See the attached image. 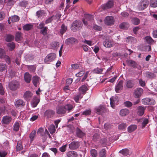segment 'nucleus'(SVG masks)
<instances>
[{"instance_id": "obj_26", "label": "nucleus", "mask_w": 157, "mask_h": 157, "mask_svg": "<svg viewBox=\"0 0 157 157\" xmlns=\"http://www.w3.org/2000/svg\"><path fill=\"white\" fill-rule=\"evenodd\" d=\"M33 28V25L31 24H27L24 25L23 26L24 30L26 31L31 30Z\"/></svg>"}, {"instance_id": "obj_19", "label": "nucleus", "mask_w": 157, "mask_h": 157, "mask_svg": "<svg viewBox=\"0 0 157 157\" xmlns=\"http://www.w3.org/2000/svg\"><path fill=\"white\" fill-rule=\"evenodd\" d=\"M66 155L67 157H78V154L76 152L72 151L67 152Z\"/></svg>"}, {"instance_id": "obj_27", "label": "nucleus", "mask_w": 157, "mask_h": 157, "mask_svg": "<svg viewBox=\"0 0 157 157\" xmlns=\"http://www.w3.org/2000/svg\"><path fill=\"white\" fill-rule=\"evenodd\" d=\"M106 151L105 148L101 149L99 152V157H106Z\"/></svg>"}, {"instance_id": "obj_1", "label": "nucleus", "mask_w": 157, "mask_h": 157, "mask_svg": "<svg viewBox=\"0 0 157 157\" xmlns=\"http://www.w3.org/2000/svg\"><path fill=\"white\" fill-rule=\"evenodd\" d=\"M114 5L113 2V1H109L105 4L101 5L100 7L98 12L102 11L101 9L104 10H107L112 8Z\"/></svg>"}, {"instance_id": "obj_46", "label": "nucleus", "mask_w": 157, "mask_h": 157, "mask_svg": "<svg viewBox=\"0 0 157 157\" xmlns=\"http://www.w3.org/2000/svg\"><path fill=\"white\" fill-rule=\"evenodd\" d=\"M90 154L92 157H97L98 155L97 151L95 149H92L90 151Z\"/></svg>"}, {"instance_id": "obj_24", "label": "nucleus", "mask_w": 157, "mask_h": 157, "mask_svg": "<svg viewBox=\"0 0 157 157\" xmlns=\"http://www.w3.org/2000/svg\"><path fill=\"white\" fill-rule=\"evenodd\" d=\"M129 113V110L127 109H121L120 112V114L122 116H125Z\"/></svg>"}, {"instance_id": "obj_28", "label": "nucleus", "mask_w": 157, "mask_h": 157, "mask_svg": "<svg viewBox=\"0 0 157 157\" xmlns=\"http://www.w3.org/2000/svg\"><path fill=\"white\" fill-rule=\"evenodd\" d=\"M76 134L78 137L82 138L83 137L85 134L80 129L77 128L76 131Z\"/></svg>"}, {"instance_id": "obj_14", "label": "nucleus", "mask_w": 157, "mask_h": 157, "mask_svg": "<svg viewBox=\"0 0 157 157\" xmlns=\"http://www.w3.org/2000/svg\"><path fill=\"white\" fill-rule=\"evenodd\" d=\"M12 118L10 116H6L3 117L2 122L5 124H8L11 121Z\"/></svg>"}, {"instance_id": "obj_21", "label": "nucleus", "mask_w": 157, "mask_h": 157, "mask_svg": "<svg viewBox=\"0 0 157 157\" xmlns=\"http://www.w3.org/2000/svg\"><path fill=\"white\" fill-rule=\"evenodd\" d=\"M40 101V99L37 97H34L32 102V106L34 108L37 106Z\"/></svg>"}, {"instance_id": "obj_39", "label": "nucleus", "mask_w": 157, "mask_h": 157, "mask_svg": "<svg viewBox=\"0 0 157 157\" xmlns=\"http://www.w3.org/2000/svg\"><path fill=\"white\" fill-rule=\"evenodd\" d=\"M103 69L101 68L97 67L95 68L93 71L94 73L101 74L103 71Z\"/></svg>"}, {"instance_id": "obj_15", "label": "nucleus", "mask_w": 157, "mask_h": 157, "mask_svg": "<svg viewBox=\"0 0 157 157\" xmlns=\"http://www.w3.org/2000/svg\"><path fill=\"white\" fill-rule=\"evenodd\" d=\"M143 92V89L140 88H137L134 92L135 97L137 98H139L142 94Z\"/></svg>"}, {"instance_id": "obj_17", "label": "nucleus", "mask_w": 157, "mask_h": 157, "mask_svg": "<svg viewBox=\"0 0 157 157\" xmlns=\"http://www.w3.org/2000/svg\"><path fill=\"white\" fill-rule=\"evenodd\" d=\"M56 112L58 114H63L66 113V111L64 106H61L57 108Z\"/></svg>"}, {"instance_id": "obj_16", "label": "nucleus", "mask_w": 157, "mask_h": 157, "mask_svg": "<svg viewBox=\"0 0 157 157\" xmlns=\"http://www.w3.org/2000/svg\"><path fill=\"white\" fill-rule=\"evenodd\" d=\"M148 4L149 2L147 0H143L141 2L140 8L141 10H144L148 6Z\"/></svg>"}, {"instance_id": "obj_58", "label": "nucleus", "mask_w": 157, "mask_h": 157, "mask_svg": "<svg viewBox=\"0 0 157 157\" xmlns=\"http://www.w3.org/2000/svg\"><path fill=\"white\" fill-rule=\"evenodd\" d=\"M8 46L10 48L11 51L13 50L14 49L15 47V44L13 42L9 43L8 44Z\"/></svg>"}, {"instance_id": "obj_52", "label": "nucleus", "mask_w": 157, "mask_h": 157, "mask_svg": "<svg viewBox=\"0 0 157 157\" xmlns=\"http://www.w3.org/2000/svg\"><path fill=\"white\" fill-rule=\"evenodd\" d=\"M114 20H104L105 23L108 25H111L114 23Z\"/></svg>"}, {"instance_id": "obj_33", "label": "nucleus", "mask_w": 157, "mask_h": 157, "mask_svg": "<svg viewBox=\"0 0 157 157\" xmlns=\"http://www.w3.org/2000/svg\"><path fill=\"white\" fill-rule=\"evenodd\" d=\"M129 27V24L126 22H123L120 25V28L123 29H127Z\"/></svg>"}, {"instance_id": "obj_50", "label": "nucleus", "mask_w": 157, "mask_h": 157, "mask_svg": "<svg viewBox=\"0 0 157 157\" xmlns=\"http://www.w3.org/2000/svg\"><path fill=\"white\" fill-rule=\"evenodd\" d=\"M87 90V88L85 85H82L79 88V90L80 91L84 93Z\"/></svg>"}, {"instance_id": "obj_42", "label": "nucleus", "mask_w": 157, "mask_h": 157, "mask_svg": "<svg viewBox=\"0 0 157 157\" xmlns=\"http://www.w3.org/2000/svg\"><path fill=\"white\" fill-rule=\"evenodd\" d=\"M36 134V131L35 130L33 131L30 134L29 137L31 141H32L34 139Z\"/></svg>"}, {"instance_id": "obj_56", "label": "nucleus", "mask_w": 157, "mask_h": 157, "mask_svg": "<svg viewBox=\"0 0 157 157\" xmlns=\"http://www.w3.org/2000/svg\"><path fill=\"white\" fill-rule=\"evenodd\" d=\"M48 130L51 133H54L55 131V129L54 125H50L48 128Z\"/></svg>"}, {"instance_id": "obj_7", "label": "nucleus", "mask_w": 157, "mask_h": 157, "mask_svg": "<svg viewBox=\"0 0 157 157\" xmlns=\"http://www.w3.org/2000/svg\"><path fill=\"white\" fill-rule=\"evenodd\" d=\"M55 113V112L52 110L48 109L44 113V117L48 118H51L54 116Z\"/></svg>"}, {"instance_id": "obj_37", "label": "nucleus", "mask_w": 157, "mask_h": 157, "mask_svg": "<svg viewBox=\"0 0 157 157\" xmlns=\"http://www.w3.org/2000/svg\"><path fill=\"white\" fill-rule=\"evenodd\" d=\"M45 14V12L43 10L38 11L36 12V15L39 17L44 16Z\"/></svg>"}, {"instance_id": "obj_30", "label": "nucleus", "mask_w": 157, "mask_h": 157, "mask_svg": "<svg viewBox=\"0 0 157 157\" xmlns=\"http://www.w3.org/2000/svg\"><path fill=\"white\" fill-rule=\"evenodd\" d=\"M137 128V126L135 124H132L129 126L128 128V132L131 133L134 131Z\"/></svg>"}, {"instance_id": "obj_12", "label": "nucleus", "mask_w": 157, "mask_h": 157, "mask_svg": "<svg viewBox=\"0 0 157 157\" xmlns=\"http://www.w3.org/2000/svg\"><path fill=\"white\" fill-rule=\"evenodd\" d=\"M75 42H78L77 40L73 37L68 38L65 41V44L68 45L72 44Z\"/></svg>"}, {"instance_id": "obj_6", "label": "nucleus", "mask_w": 157, "mask_h": 157, "mask_svg": "<svg viewBox=\"0 0 157 157\" xmlns=\"http://www.w3.org/2000/svg\"><path fill=\"white\" fill-rule=\"evenodd\" d=\"M69 148L71 150H75L80 146V143L78 141H73L68 145Z\"/></svg>"}, {"instance_id": "obj_34", "label": "nucleus", "mask_w": 157, "mask_h": 157, "mask_svg": "<svg viewBox=\"0 0 157 157\" xmlns=\"http://www.w3.org/2000/svg\"><path fill=\"white\" fill-rule=\"evenodd\" d=\"M138 113L140 116H142L144 113L145 108L142 106H139L138 107Z\"/></svg>"}, {"instance_id": "obj_44", "label": "nucleus", "mask_w": 157, "mask_h": 157, "mask_svg": "<svg viewBox=\"0 0 157 157\" xmlns=\"http://www.w3.org/2000/svg\"><path fill=\"white\" fill-rule=\"evenodd\" d=\"M150 6L152 7H157V0H151L150 1Z\"/></svg>"}, {"instance_id": "obj_60", "label": "nucleus", "mask_w": 157, "mask_h": 157, "mask_svg": "<svg viewBox=\"0 0 157 157\" xmlns=\"http://www.w3.org/2000/svg\"><path fill=\"white\" fill-rule=\"evenodd\" d=\"M127 127L126 124L125 123H122L120 124L118 126V128L120 129H123Z\"/></svg>"}, {"instance_id": "obj_54", "label": "nucleus", "mask_w": 157, "mask_h": 157, "mask_svg": "<svg viewBox=\"0 0 157 157\" xmlns=\"http://www.w3.org/2000/svg\"><path fill=\"white\" fill-rule=\"evenodd\" d=\"M126 39L127 40L126 41L127 42H132V40L134 41H136V39L135 38L131 36H129L127 37Z\"/></svg>"}, {"instance_id": "obj_10", "label": "nucleus", "mask_w": 157, "mask_h": 157, "mask_svg": "<svg viewBox=\"0 0 157 157\" xmlns=\"http://www.w3.org/2000/svg\"><path fill=\"white\" fill-rule=\"evenodd\" d=\"M126 62L128 65L130 67L133 68H137V67L138 66L137 63L133 60L128 59L126 60Z\"/></svg>"}, {"instance_id": "obj_20", "label": "nucleus", "mask_w": 157, "mask_h": 157, "mask_svg": "<svg viewBox=\"0 0 157 157\" xmlns=\"http://www.w3.org/2000/svg\"><path fill=\"white\" fill-rule=\"evenodd\" d=\"M15 105L16 107H21L24 106L25 103L22 100L19 99L16 101Z\"/></svg>"}, {"instance_id": "obj_18", "label": "nucleus", "mask_w": 157, "mask_h": 157, "mask_svg": "<svg viewBox=\"0 0 157 157\" xmlns=\"http://www.w3.org/2000/svg\"><path fill=\"white\" fill-rule=\"evenodd\" d=\"M134 81L132 80H129L126 82V86L128 89L132 88L134 86Z\"/></svg>"}, {"instance_id": "obj_57", "label": "nucleus", "mask_w": 157, "mask_h": 157, "mask_svg": "<svg viewBox=\"0 0 157 157\" xmlns=\"http://www.w3.org/2000/svg\"><path fill=\"white\" fill-rule=\"evenodd\" d=\"M28 4V2L25 1H22L19 3V5L23 7H25Z\"/></svg>"}, {"instance_id": "obj_4", "label": "nucleus", "mask_w": 157, "mask_h": 157, "mask_svg": "<svg viewBox=\"0 0 157 157\" xmlns=\"http://www.w3.org/2000/svg\"><path fill=\"white\" fill-rule=\"evenodd\" d=\"M56 56L54 53H51L48 55L44 59V62L47 64L49 63L56 58Z\"/></svg>"}, {"instance_id": "obj_32", "label": "nucleus", "mask_w": 157, "mask_h": 157, "mask_svg": "<svg viewBox=\"0 0 157 157\" xmlns=\"http://www.w3.org/2000/svg\"><path fill=\"white\" fill-rule=\"evenodd\" d=\"M67 30V27L64 24H62L61 26V28L60 30V33L63 35V34L66 32Z\"/></svg>"}, {"instance_id": "obj_25", "label": "nucleus", "mask_w": 157, "mask_h": 157, "mask_svg": "<svg viewBox=\"0 0 157 157\" xmlns=\"http://www.w3.org/2000/svg\"><path fill=\"white\" fill-rule=\"evenodd\" d=\"M22 34L20 32H18L15 34V40L16 41L19 42L22 38Z\"/></svg>"}, {"instance_id": "obj_13", "label": "nucleus", "mask_w": 157, "mask_h": 157, "mask_svg": "<svg viewBox=\"0 0 157 157\" xmlns=\"http://www.w3.org/2000/svg\"><path fill=\"white\" fill-rule=\"evenodd\" d=\"M33 95L32 93L29 91H26L24 94L23 97L25 100L29 101L32 98Z\"/></svg>"}, {"instance_id": "obj_3", "label": "nucleus", "mask_w": 157, "mask_h": 157, "mask_svg": "<svg viewBox=\"0 0 157 157\" xmlns=\"http://www.w3.org/2000/svg\"><path fill=\"white\" fill-rule=\"evenodd\" d=\"M82 24L81 22H79L77 20H75L73 22L71 26V29L73 32H76L80 28L82 27Z\"/></svg>"}, {"instance_id": "obj_59", "label": "nucleus", "mask_w": 157, "mask_h": 157, "mask_svg": "<svg viewBox=\"0 0 157 157\" xmlns=\"http://www.w3.org/2000/svg\"><path fill=\"white\" fill-rule=\"evenodd\" d=\"M67 145L66 144L62 146L61 147H59V150L61 152H63L66 151V147H67Z\"/></svg>"}, {"instance_id": "obj_45", "label": "nucleus", "mask_w": 157, "mask_h": 157, "mask_svg": "<svg viewBox=\"0 0 157 157\" xmlns=\"http://www.w3.org/2000/svg\"><path fill=\"white\" fill-rule=\"evenodd\" d=\"M27 67L30 71L33 72L35 71L36 69V67L35 65H27Z\"/></svg>"}, {"instance_id": "obj_55", "label": "nucleus", "mask_w": 157, "mask_h": 157, "mask_svg": "<svg viewBox=\"0 0 157 157\" xmlns=\"http://www.w3.org/2000/svg\"><path fill=\"white\" fill-rule=\"evenodd\" d=\"M100 138V136L97 133L94 134L93 136V140L94 141H97Z\"/></svg>"}, {"instance_id": "obj_63", "label": "nucleus", "mask_w": 157, "mask_h": 157, "mask_svg": "<svg viewBox=\"0 0 157 157\" xmlns=\"http://www.w3.org/2000/svg\"><path fill=\"white\" fill-rule=\"evenodd\" d=\"M7 154V152L6 151H0V157H5Z\"/></svg>"}, {"instance_id": "obj_40", "label": "nucleus", "mask_w": 157, "mask_h": 157, "mask_svg": "<svg viewBox=\"0 0 157 157\" xmlns=\"http://www.w3.org/2000/svg\"><path fill=\"white\" fill-rule=\"evenodd\" d=\"M39 78L37 76H34L33 77L32 82L33 85L36 86L38 81H39Z\"/></svg>"}, {"instance_id": "obj_51", "label": "nucleus", "mask_w": 157, "mask_h": 157, "mask_svg": "<svg viewBox=\"0 0 157 157\" xmlns=\"http://www.w3.org/2000/svg\"><path fill=\"white\" fill-rule=\"evenodd\" d=\"M19 124L18 122H16L14 125L13 130L14 131H18L19 128Z\"/></svg>"}, {"instance_id": "obj_31", "label": "nucleus", "mask_w": 157, "mask_h": 157, "mask_svg": "<svg viewBox=\"0 0 157 157\" xmlns=\"http://www.w3.org/2000/svg\"><path fill=\"white\" fill-rule=\"evenodd\" d=\"M23 148V146L21 141H18L17 142L16 146V151H19L21 150Z\"/></svg>"}, {"instance_id": "obj_43", "label": "nucleus", "mask_w": 157, "mask_h": 157, "mask_svg": "<svg viewBox=\"0 0 157 157\" xmlns=\"http://www.w3.org/2000/svg\"><path fill=\"white\" fill-rule=\"evenodd\" d=\"M7 67L6 64L3 63L0 64V71L2 72L7 71Z\"/></svg>"}, {"instance_id": "obj_47", "label": "nucleus", "mask_w": 157, "mask_h": 157, "mask_svg": "<svg viewBox=\"0 0 157 157\" xmlns=\"http://www.w3.org/2000/svg\"><path fill=\"white\" fill-rule=\"evenodd\" d=\"M61 15L60 14H57L55 16H53L51 17V18H49L48 20H51L52 19V20L57 19L58 20H59Z\"/></svg>"}, {"instance_id": "obj_29", "label": "nucleus", "mask_w": 157, "mask_h": 157, "mask_svg": "<svg viewBox=\"0 0 157 157\" xmlns=\"http://www.w3.org/2000/svg\"><path fill=\"white\" fill-rule=\"evenodd\" d=\"M0 58L4 59L8 64H10L11 63V60L10 57L6 55L5 53L2 56H1Z\"/></svg>"}, {"instance_id": "obj_36", "label": "nucleus", "mask_w": 157, "mask_h": 157, "mask_svg": "<svg viewBox=\"0 0 157 157\" xmlns=\"http://www.w3.org/2000/svg\"><path fill=\"white\" fill-rule=\"evenodd\" d=\"M119 153L123 155L127 156L129 154V150L127 148H125L120 150Z\"/></svg>"}, {"instance_id": "obj_41", "label": "nucleus", "mask_w": 157, "mask_h": 157, "mask_svg": "<svg viewBox=\"0 0 157 157\" xmlns=\"http://www.w3.org/2000/svg\"><path fill=\"white\" fill-rule=\"evenodd\" d=\"M64 106L66 109V111L67 110L68 112H69L73 108V105L71 104H67Z\"/></svg>"}, {"instance_id": "obj_9", "label": "nucleus", "mask_w": 157, "mask_h": 157, "mask_svg": "<svg viewBox=\"0 0 157 157\" xmlns=\"http://www.w3.org/2000/svg\"><path fill=\"white\" fill-rule=\"evenodd\" d=\"M103 44L105 47L110 48L113 46L114 43L112 40L109 39H106L104 41Z\"/></svg>"}, {"instance_id": "obj_62", "label": "nucleus", "mask_w": 157, "mask_h": 157, "mask_svg": "<svg viewBox=\"0 0 157 157\" xmlns=\"http://www.w3.org/2000/svg\"><path fill=\"white\" fill-rule=\"evenodd\" d=\"M148 123V120L147 119H145L143 121L142 124V128H143L145 127Z\"/></svg>"}, {"instance_id": "obj_8", "label": "nucleus", "mask_w": 157, "mask_h": 157, "mask_svg": "<svg viewBox=\"0 0 157 157\" xmlns=\"http://www.w3.org/2000/svg\"><path fill=\"white\" fill-rule=\"evenodd\" d=\"M96 112L98 114L102 115L107 112V110L103 105H101L95 109Z\"/></svg>"}, {"instance_id": "obj_23", "label": "nucleus", "mask_w": 157, "mask_h": 157, "mask_svg": "<svg viewBox=\"0 0 157 157\" xmlns=\"http://www.w3.org/2000/svg\"><path fill=\"white\" fill-rule=\"evenodd\" d=\"M143 74L146 77L151 78H154L156 77V75L153 73L149 71H147L144 73Z\"/></svg>"}, {"instance_id": "obj_22", "label": "nucleus", "mask_w": 157, "mask_h": 157, "mask_svg": "<svg viewBox=\"0 0 157 157\" xmlns=\"http://www.w3.org/2000/svg\"><path fill=\"white\" fill-rule=\"evenodd\" d=\"M32 76L28 73L26 72L24 75V78L25 81L27 83H29L31 79Z\"/></svg>"}, {"instance_id": "obj_61", "label": "nucleus", "mask_w": 157, "mask_h": 157, "mask_svg": "<svg viewBox=\"0 0 157 157\" xmlns=\"http://www.w3.org/2000/svg\"><path fill=\"white\" fill-rule=\"evenodd\" d=\"M47 27H45L40 31V33L44 36L46 35L47 33Z\"/></svg>"}, {"instance_id": "obj_49", "label": "nucleus", "mask_w": 157, "mask_h": 157, "mask_svg": "<svg viewBox=\"0 0 157 157\" xmlns=\"http://www.w3.org/2000/svg\"><path fill=\"white\" fill-rule=\"evenodd\" d=\"M85 72L84 69H82V71L79 72L78 73L76 74V76L77 77H81L83 75Z\"/></svg>"}, {"instance_id": "obj_53", "label": "nucleus", "mask_w": 157, "mask_h": 157, "mask_svg": "<svg viewBox=\"0 0 157 157\" xmlns=\"http://www.w3.org/2000/svg\"><path fill=\"white\" fill-rule=\"evenodd\" d=\"M124 104L125 107L128 108L131 107L132 105V103L131 102L129 101H127L124 102Z\"/></svg>"}, {"instance_id": "obj_38", "label": "nucleus", "mask_w": 157, "mask_h": 157, "mask_svg": "<svg viewBox=\"0 0 157 157\" xmlns=\"http://www.w3.org/2000/svg\"><path fill=\"white\" fill-rule=\"evenodd\" d=\"M14 38V36L11 34H7L6 36V37L5 39L6 41L10 42L13 40Z\"/></svg>"}, {"instance_id": "obj_5", "label": "nucleus", "mask_w": 157, "mask_h": 157, "mask_svg": "<svg viewBox=\"0 0 157 157\" xmlns=\"http://www.w3.org/2000/svg\"><path fill=\"white\" fill-rule=\"evenodd\" d=\"M142 102L144 105H154L155 104V100L153 98H146L142 100Z\"/></svg>"}, {"instance_id": "obj_48", "label": "nucleus", "mask_w": 157, "mask_h": 157, "mask_svg": "<svg viewBox=\"0 0 157 157\" xmlns=\"http://www.w3.org/2000/svg\"><path fill=\"white\" fill-rule=\"evenodd\" d=\"M144 39L148 43H151L153 42L154 40L150 36H147L145 37Z\"/></svg>"}, {"instance_id": "obj_64", "label": "nucleus", "mask_w": 157, "mask_h": 157, "mask_svg": "<svg viewBox=\"0 0 157 157\" xmlns=\"http://www.w3.org/2000/svg\"><path fill=\"white\" fill-rule=\"evenodd\" d=\"M107 140L105 138H103L101 139L100 140V143L103 145V146H105L107 142Z\"/></svg>"}, {"instance_id": "obj_2", "label": "nucleus", "mask_w": 157, "mask_h": 157, "mask_svg": "<svg viewBox=\"0 0 157 157\" xmlns=\"http://www.w3.org/2000/svg\"><path fill=\"white\" fill-rule=\"evenodd\" d=\"M19 82L17 81H13L9 84V87L10 89L13 91H15L18 89L20 87Z\"/></svg>"}, {"instance_id": "obj_35", "label": "nucleus", "mask_w": 157, "mask_h": 157, "mask_svg": "<svg viewBox=\"0 0 157 157\" xmlns=\"http://www.w3.org/2000/svg\"><path fill=\"white\" fill-rule=\"evenodd\" d=\"M94 17V16L91 14L85 13L84 14V18L82 20H92L93 19Z\"/></svg>"}, {"instance_id": "obj_11", "label": "nucleus", "mask_w": 157, "mask_h": 157, "mask_svg": "<svg viewBox=\"0 0 157 157\" xmlns=\"http://www.w3.org/2000/svg\"><path fill=\"white\" fill-rule=\"evenodd\" d=\"M123 82L121 80L119 82L115 87V90L117 93H119V91L123 89Z\"/></svg>"}]
</instances>
